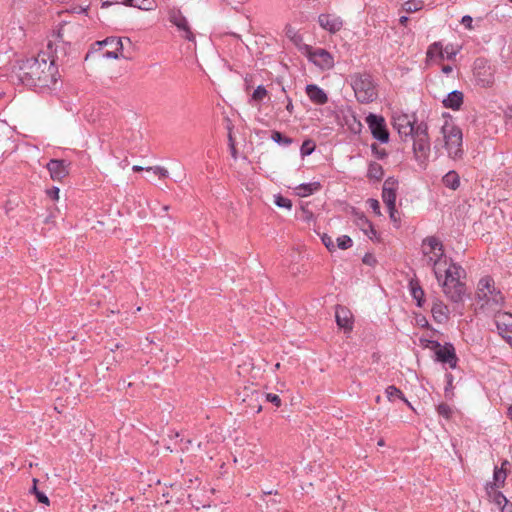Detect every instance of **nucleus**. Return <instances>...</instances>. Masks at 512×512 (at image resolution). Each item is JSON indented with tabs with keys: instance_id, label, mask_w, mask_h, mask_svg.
I'll return each mask as SVG.
<instances>
[{
	"instance_id": "obj_1",
	"label": "nucleus",
	"mask_w": 512,
	"mask_h": 512,
	"mask_svg": "<svg viewBox=\"0 0 512 512\" xmlns=\"http://www.w3.org/2000/svg\"><path fill=\"white\" fill-rule=\"evenodd\" d=\"M12 77L27 87L44 91L56 87L59 74L54 59L50 60L43 52L37 57L20 60L13 70Z\"/></svg>"
},
{
	"instance_id": "obj_2",
	"label": "nucleus",
	"mask_w": 512,
	"mask_h": 512,
	"mask_svg": "<svg viewBox=\"0 0 512 512\" xmlns=\"http://www.w3.org/2000/svg\"><path fill=\"white\" fill-rule=\"evenodd\" d=\"M465 279V269L449 258V264L442 268V279L439 284L450 301L454 303L463 301L467 290Z\"/></svg>"
},
{
	"instance_id": "obj_3",
	"label": "nucleus",
	"mask_w": 512,
	"mask_h": 512,
	"mask_svg": "<svg viewBox=\"0 0 512 512\" xmlns=\"http://www.w3.org/2000/svg\"><path fill=\"white\" fill-rule=\"evenodd\" d=\"M422 253L425 257L426 266L432 268L435 278L440 282L442 268L449 264L442 242L435 236L426 237L422 241Z\"/></svg>"
},
{
	"instance_id": "obj_4",
	"label": "nucleus",
	"mask_w": 512,
	"mask_h": 512,
	"mask_svg": "<svg viewBox=\"0 0 512 512\" xmlns=\"http://www.w3.org/2000/svg\"><path fill=\"white\" fill-rule=\"evenodd\" d=\"M476 298L480 308L490 312H498L505 301L502 292L496 288L495 282L490 276L479 280Z\"/></svg>"
},
{
	"instance_id": "obj_5",
	"label": "nucleus",
	"mask_w": 512,
	"mask_h": 512,
	"mask_svg": "<svg viewBox=\"0 0 512 512\" xmlns=\"http://www.w3.org/2000/svg\"><path fill=\"white\" fill-rule=\"evenodd\" d=\"M351 86L357 100L361 103H371L377 98L376 85L372 76L367 73H357L351 76Z\"/></svg>"
},
{
	"instance_id": "obj_6",
	"label": "nucleus",
	"mask_w": 512,
	"mask_h": 512,
	"mask_svg": "<svg viewBox=\"0 0 512 512\" xmlns=\"http://www.w3.org/2000/svg\"><path fill=\"white\" fill-rule=\"evenodd\" d=\"M410 137L413 139V152L415 159L419 163H424L430 154V140L427 123L420 122L417 124L415 132Z\"/></svg>"
},
{
	"instance_id": "obj_7",
	"label": "nucleus",
	"mask_w": 512,
	"mask_h": 512,
	"mask_svg": "<svg viewBox=\"0 0 512 512\" xmlns=\"http://www.w3.org/2000/svg\"><path fill=\"white\" fill-rule=\"evenodd\" d=\"M441 132L443 134L445 148L448 152V155L452 159L461 158L463 155L462 149V131L459 127L446 123Z\"/></svg>"
},
{
	"instance_id": "obj_8",
	"label": "nucleus",
	"mask_w": 512,
	"mask_h": 512,
	"mask_svg": "<svg viewBox=\"0 0 512 512\" xmlns=\"http://www.w3.org/2000/svg\"><path fill=\"white\" fill-rule=\"evenodd\" d=\"M476 84L482 88H490L495 83V68L485 58H477L473 69Z\"/></svg>"
},
{
	"instance_id": "obj_9",
	"label": "nucleus",
	"mask_w": 512,
	"mask_h": 512,
	"mask_svg": "<svg viewBox=\"0 0 512 512\" xmlns=\"http://www.w3.org/2000/svg\"><path fill=\"white\" fill-rule=\"evenodd\" d=\"M366 123L375 139L381 143H387L389 141V132L386 127L385 119L382 116L370 113L366 117Z\"/></svg>"
},
{
	"instance_id": "obj_10",
	"label": "nucleus",
	"mask_w": 512,
	"mask_h": 512,
	"mask_svg": "<svg viewBox=\"0 0 512 512\" xmlns=\"http://www.w3.org/2000/svg\"><path fill=\"white\" fill-rule=\"evenodd\" d=\"M431 344L434 348H437L436 357L438 361L448 364L452 369L456 368L458 358L455 353V348L451 343H446L442 346L437 341H431Z\"/></svg>"
},
{
	"instance_id": "obj_11",
	"label": "nucleus",
	"mask_w": 512,
	"mask_h": 512,
	"mask_svg": "<svg viewBox=\"0 0 512 512\" xmlns=\"http://www.w3.org/2000/svg\"><path fill=\"white\" fill-rule=\"evenodd\" d=\"M495 323L499 334L512 347V314L508 312H496Z\"/></svg>"
},
{
	"instance_id": "obj_12",
	"label": "nucleus",
	"mask_w": 512,
	"mask_h": 512,
	"mask_svg": "<svg viewBox=\"0 0 512 512\" xmlns=\"http://www.w3.org/2000/svg\"><path fill=\"white\" fill-rule=\"evenodd\" d=\"M308 58L316 66L321 69H330L334 66V59L332 55L323 48L308 49Z\"/></svg>"
},
{
	"instance_id": "obj_13",
	"label": "nucleus",
	"mask_w": 512,
	"mask_h": 512,
	"mask_svg": "<svg viewBox=\"0 0 512 512\" xmlns=\"http://www.w3.org/2000/svg\"><path fill=\"white\" fill-rule=\"evenodd\" d=\"M393 127L404 140L410 137L416 129L415 121H412L407 114L394 116Z\"/></svg>"
},
{
	"instance_id": "obj_14",
	"label": "nucleus",
	"mask_w": 512,
	"mask_h": 512,
	"mask_svg": "<svg viewBox=\"0 0 512 512\" xmlns=\"http://www.w3.org/2000/svg\"><path fill=\"white\" fill-rule=\"evenodd\" d=\"M169 20L182 33V36L188 41H194L195 36L191 31L186 17L179 10H172L169 14Z\"/></svg>"
},
{
	"instance_id": "obj_15",
	"label": "nucleus",
	"mask_w": 512,
	"mask_h": 512,
	"mask_svg": "<svg viewBox=\"0 0 512 512\" xmlns=\"http://www.w3.org/2000/svg\"><path fill=\"white\" fill-rule=\"evenodd\" d=\"M46 168L54 181H60L69 174L70 162L62 159H51Z\"/></svg>"
},
{
	"instance_id": "obj_16",
	"label": "nucleus",
	"mask_w": 512,
	"mask_h": 512,
	"mask_svg": "<svg viewBox=\"0 0 512 512\" xmlns=\"http://www.w3.org/2000/svg\"><path fill=\"white\" fill-rule=\"evenodd\" d=\"M318 23L323 29L330 33L338 32L343 26L342 19L332 14H320L318 17Z\"/></svg>"
},
{
	"instance_id": "obj_17",
	"label": "nucleus",
	"mask_w": 512,
	"mask_h": 512,
	"mask_svg": "<svg viewBox=\"0 0 512 512\" xmlns=\"http://www.w3.org/2000/svg\"><path fill=\"white\" fill-rule=\"evenodd\" d=\"M431 313L434 321L439 324H445L449 320V308L440 299L433 300Z\"/></svg>"
},
{
	"instance_id": "obj_18",
	"label": "nucleus",
	"mask_w": 512,
	"mask_h": 512,
	"mask_svg": "<svg viewBox=\"0 0 512 512\" xmlns=\"http://www.w3.org/2000/svg\"><path fill=\"white\" fill-rule=\"evenodd\" d=\"M305 91L310 101L316 105H324L328 102L327 94L315 84H308Z\"/></svg>"
},
{
	"instance_id": "obj_19",
	"label": "nucleus",
	"mask_w": 512,
	"mask_h": 512,
	"mask_svg": "<svg viewBox=\"0 0 512 512\" xmlns=\"http://www.w3.org/2000/svg\"><path fill=\"white\" fill-rule=\"evenodd\" d=\"M335 318L336 323L340 328L345 330L352 329V314L348 309L342 306H337L335 311Z\"/></svg>"
},
{
	"instance_id": "obj_20",
	"label": "nucleus",
	"mask_w": 512,
	"mask_h": 512,
	"mask_svg": "<svg viewBox=\"0 0 512 512\" xmlns=\"http://www.w3.org/2000/svg\"><path fill=\"white\" fill-rule=\"evenodd\" d=\"M464 94L459 90L450 92L447 97L443 100L445 108L452 110H459L463 104Z\"/></svg>"
},
{
	"instance_id": "obj_21",
	"label": "nucleus",
	"mask_w": 512,
	"mask_h": 512,
	"mask_svg": "<svg viewBox=\"0 0 512 512\" xmlns=\"http://www.w3.org/2000/svg\"><path fill=\"white\" fill-rule=\"evenodd\" d=\"M498 487H496V484H487L486 485V492L490 498V500L495 503L498 507H500L502 504L506 503L507 498L504 496V494L497 490Z\"/></svg>"
},
{
	"instance_id": "obj_22",
	"label": "nucleus",
	"mask_w": 512,
	"mask_h": 512,
	"mask_svg": "<svg viewBox=\"0 0 512 512\" xmlns=\"http://www.w3.org/2000/svg\"><path fill=\"white\" fill-rule=\"evenodd\" d=\"M410 292L412 298L416 301V305L418 307H423L425 303V293L422 287L419 285L418 281H410Z\"/></svg>"
},
{
	"instance_id": "obj_23",
	"label": "nucleus",
	"mask_w": 512,
	"mask_h": 512,
	"mask_svg": "<svg viewBox=\"0 0 512 512\" xmlns=\"http://www.w3.org/2000/svg\"><path fill=\"white\" fill-rule=\"evenodd\" d=\"M442 182L447 188L456 190L460 186V177L456 171L451 170L443 176Z\"/></svg>"
},
{
	"instance_id": "obj_24",
	"label": "nucleus",
	"mask_w": 512,
	"mask_h": 512,
	"mask_svg": "<svg viewBox=\"0 0 512 512\" xmlns=\"http://www.w3.org/2000/svg\"><path fill=\"white\" fill-rule=\"evenodd\" d=\"M297 195L300 197H307L320 189L319 182H311L300 184L297 188Z\"/></svg>"
},
{
	"instance_id": "obj_25",
	"label": "nucleus",
	"mask_w": 512,
	"mask_h": 512,
	"mask_svg": "<svg viewBox=\"0 0 512 512\" xmlns=\"http://www.w3.org/2000/svg\"><path fill=\"white\" fill-rule=\"evenodd\" d=\"M384 175L382 166L377 162H371L368 167L367 177L371 180L379 181Z\"/></svg>"
},
{
	"instance_id": "obj_26",
	"label": "nucleus",
	"mask_w": 512,
	"mask_h": 512,
	"mask_svg": "<svg viewBox=\"0 0 512 512\" xmlns=\"http://www.w3.org/2000/svg\"><path fill=\"white\" fill-rule=\"evenodd\" d=\"M508 464H509V462L507 460H505L502 463L501 468L496 467L494 469V474H493L494 483L493 484H496V487H501L504 485L506 477H507V473H506V470L504 469V466H506Z\"/></svg>"
},
{
	"instance_id": "obj_27",
	"label": "nucleus",
	"mask_w": 512,
	"mask_h": 512,
	"mask_svg": "<svg viewBox=\"0 0 512 512\" xmlns=\"http://www.w3.org/2000/svg\"><path fill=\"white\" fill-rule=\"evenodd\" d=\"M98 45H105L109 46L111 50H119L123 52V41L121 38L118 37H108L103 41H98Z\"/></svg>"
},
{
	"instance_id": "obj_28",
	"label": "nucleus",
	"mask_w": 512,
	"mask_h": 512,
	"mask_svg": "<svg viewBox=\"0 0 512 512\" xmlns=\"http://www.w3.org/2000/svg\"><path fill=\"white\" fill-rule=\"evenodd\" d=\"M396 192L389 189H382V200L387 206L388 210H392L396 206Z\"/></svg>"
},
{
	"instance_id": "obj_29",
	"label": "nucleus",
	"mask_w": 512,
	"mask_h": 512,
	"mask_svg": "<svg viewBox=\"0 0 512 512\" xmlns=\"http://www.w3.org/2000/svg\"><path fill=\"white\" fill-rule=\"evenodd\" d=\"M126 6L136 7L141 10H152L154 0H126Z\"/></svg>"
},
{
	"instance_id": "obj_30",
	"label": "nucleus",
	"mask_w": 512,
	"mask_h": 512,
	"mask_svg": "<svg viewBox=\"0 0 512 512\" xmlns=\"http://www.w3.org/2000/svg\"><path fill=\"white\" fill-rule=\"evenodd\" d=\"M385 392H386V396H387L388 400L391 402L395 401L396 399L406 401V398H405L403 392L394 385L388 386L386 388Z\"/></svg>"
},
{
	"instance_id": "obj_31",
	"label": "nucleus",
	"mask_w": 512,
	"mask_h": 512,
	"mask_svg": "<svg viewBox=\"0 0 512 512\" xmlns=\"http://www.w3.org/2000/svg\"><path fill=\"white\" fill-rule=\"evenodd\" d=\"M268 96V91L263 85H259L254 92L251 95L250 103L256 102L260 103L262 102L266 97Z\"/></svg>"
},
{
	"instance_id": "obj_32",
	"label": "nucleus",
	"mask_w": 512,
	"mask_h": 512,
	"mask_svg": "<svg viewBox=\"0 0 512 512\" xmlns=\"http://www.w3.org/2000/svg\"><path fill=\"white\" fill-rule=\"evenodd\" d=\"M424 6L422 0H408L403 4V10L407 13H413L421 10Z\"/></svg>"
},
{
	"instance_id": "obj_33",
	"label": "nucleus",
	"mask_w": 512,
	"mask_h": 512,
	"mask_svg": "<svg viewBox=\"0 0 512 512\" xmlns=\"http://www.w3.org/2000/svg\"><path fill=\"white\" fill-rule=\"evenodd\" d=\"M427 57L430 59V60H433L434 58L438 57L440 59H443L444 58V52H443V49H442V46L440 45V43H434L432 44L429 48H428V51H427Z\"/></svg>"
},
{
	"instance_id": "obj_34",
	"label": "nucleus",
	"mask_w": 512,
	"mask_h": 512,
	"mask_svg": "<svg viewBox=\"0 0 512 512\" xmlns=\"http://www.w3.org/2000/svg\"><path fill=\"white\" fill-rule=\"evenodd\" d=\"M37 483H38V480L36 478H33V486L31 488L30 492L35 495V497L37 498L39 503L49 505V503H50L49 498L47 497V495L44 492L38 490Z\"/></svg>"
},
{
	"instance_id": "obj_35",
	"label": "nucleus",
	"mask_w": 512,
	"mask_h": 512,
	"mask_svg": "<svg viewBox=\"0 0 512 512\" xmlns=\"http://www.w3.org/2000/svg\"><path fill=\"white\" fill-rule=\"evenodd\" d=\"M271 139L274 142L278 143L279 145H283V146H289L293 141L291 138L284 136L279 131H273L271 134Z\"/></svg>"
},
{
	"instance_id": "obj_36",
	"label": "nucleus",
	"mask_w": 512,
	"mask_h": 512,
	"mask_svg": "<svg viewBox=\"0 0 512 512\" xmlns=\"http://www.w3.org/2000/svg\"><path fill=\"white\" fill-rule=\"evenodd\" d=\"M360 220L363 222L362 230L370 239H374L377 235V231L373 227L372 223L366 217H362Z\"/></svg>"
},
{
	"instance_id": "obj_37",
	"label": "nucleus",
	"mask_w": 512,
	"mask_h": 512,
	"mask_svg": "<svg viewBox=\"0 0 512 512\" xmlns=\"http://www.w3.org/2000/svg\"><path fill=\"white\" fill-rule=\"evenodd\" d=\"M445 379H446V386L444 388V393H445V397L447 399H452L453 396H454V393H453V380H454V377L451 373H446L445 374Z\"/></svg>"
},
{
	"instance_id": "obj_38",
	"label": "nucleus",
	"mask_w": 512,
	"mask_h": 512,
	"mask_svg": "<svg viewBox=\"0 0 512 512\" xmlns=\"http://www.w3.org/2000/svg\"><path fill=\"white\" fill-rule=\"evenodd\" d=\"M315 147V143L312 140H305L301 145L300 153L303 157L308 156L313 153Z\"/></svg>"
},
{
	"instance_id": "obj_39",
	"label": "nucleus",
	"mask_w": 512,
	"mask_h": 512,
	"mask_svg": "<svg viewBox=\"0 0 512 512\" xmlns=\"http://www.w3.org/2000/svg\"><path fill=\"white\" fill-rule=\"evenodd\" d=\"M436 410H437V413L440 416L444 417L445 419H449L452 415V408L446 403L439 404L436 407Z\"/></svg>"
},
{
	"instance_id": "obj_40",
	"label": "nucleus",
	"mask_w": 512,
	"mask_h": 512,
	"mask_svg": "<svg viewBox=\"0 0 512 512\" xmlns=\"http://www.w3.org/2000/svg\"><path fill=\"white\" fill-rule=\"evenodd\" d=\"M352 246V239L347 235H342L337 238V247L346 250Z\"/></svg>"
},
{
	"instance_id": "obj_41",
	"label": "nucleus",
	"mask_w": 512,
	"mask_h": 512,
	"mask_svg": "<svg viewBox=\"0 0 512 512\" xmlns=\"http://www.w3.org/2000/svg\"><path fill=\"white\" fill-rule=\"evenodd\" d=\"M146 171H152L155 175L160 178H167L169 173L168 170L161 166L146 167Z\"/></svg>"
},
{
	"instance_id": "obj_42",
	"label": "nucleus",
	"mask_w": 512,
	"mask_h": 512,
	"mask_svg": "<svg viewBox=\"0 0 512 512\" xmlns=\"http://www.w3.org/2000/svg\"><path fill=\"white\" fill-rule=\"evenodd\" d=\"M275 204L278 206V207H281V208H286V209H291L292 207V202L290 199L286 198V197H283L281 195H278L276 196L275 198Z\"/></svg>"
},
{
	"instance_id": "obj_43",
	"label": "nucleus",
	"mask_w": 512,
	"mask_h": 512,
	"mask_svg": "<svg viewBox=\"0 0 512 512\" xmlns=\"http://www.w3.org/2000/svg\"><path fill=\"white\" fill-rule=\"evenodd\" d=\"M382 189H389L393 191H397L398 189V180L394 177H388L383 184Z\"/></svg>"
},
{
	"instance_id": "obj_44",
	"label": "nucleus",
	"mask_w": 512,
	"mask_h": 512,
	"mask_svg": "<svg viewBox=\"0 0 512 512\" xmlns=\"http://www.w3.org/2000/svg\"><path fill=\"white\" fill-rule=\"evenodd\" d=\"M103 57L106 59H119L126 58L122 51L119 50H108L103 53Z\"/></svg>"
},
{
	"instance_id": "obj_45",
	"label": "nucleus",
	"mask_w": 512,
	"mask_h": 512,
	"mask_svg": "<svg viewBox=\"0 0 512 512\" xmlns=\"http://www.w3.org/2000/svg\"><path fill=\"white\" fill-rule=\"evenodd\" d=\"M371 150L374 156L378 159H383L387 156V152L384 148L379 147L377 144L371 145Z\"/></svg>"
},
{
	"instance_id": "obj_46",
	"label": "nucleus",
	"mask_w": 512,
	"mask_h": 512,
	"mask_svg": "<svg viewBox=\"0 0 512 512\" xmlns=\"http://www.w3.org/2000/svg\"><path fill=\"white\" fill-rule=\"evenodd\" d=\"M321 240H322V243L325 245V247L330 251H334L335 250V244L333 242V239L331 236L327 235V234H323L322 237H321Z\"/></svg>"
},
{
	"instance_id": "obj_47",
	"label": "nucleus",
	"mask_w": 512,
	"mask_h": 512,
	"mask_svg": "<svg viewBox=\"0 0 512 512\" xmlns=\"http://www.w3.org/2000/svg\"><path fill=\"white\" fill-rule=\"evenodd\" d=\"M367 203L376 215H381L380 203L377 199L370 198L367 200Z\"/></svg>"
},
{
	"instance_id": "obj_48",
	"label": "nucleus",
	"mask_w": 512,
	"mask_h": 512,
	"mask_svg": "<svg viewBox=\"0 0 512 512\" xmlns=\"http://www.w3.org/2000/svg\"><path fill=\"white\" fill-rule=\"evenodd\" d=\"M266 400L268 402L273 403L276 407H280L281 406V399H280V397L277 394L267 393L266 394Z\"/></svg>"
},
{
	"instance_id": "obj_49",
	"label": "nucleus",
	"mask_w": 512,
	"mask_h": 512,
	"mask_svg": "<svg viewBox=\"0 0 512 512\" xmlns=\"http://www.w3.org/2000/svg\"><path fill=\"white\" fill-rule=\"evenodd\" d=\"M71 29V26L69 25V23H66L64 26H62L59 30H58V33H57V36L58 38L65 42V36L66 34L70 31Z\"/></svg>"
},
{
	"instance_id": "obj_50",
	"label": "nucleus",
	"mask_w": 512,
	"mask_h": 512,
	"mask_svg": "<svg viewBox=\"0 0 512 512\" xmlns=\"http://www.w3.org/2000/svg\"><path fill=\"white\" fill-rule=\"evenodd\" d=\"M227 129L229 131V133H228L229 144H230L232 152L235 153L236 150H235V146H234V139L232 137V125H231V122L229 119H227Z\"/></svg>"
},
{
	"instance_id": "obj_51",
	"label": "nucleus",
	"mask_w": 512,
	"mask_h": 512,
	"mask_svg": "<svg viewBox=\"0 0 512 512\" xmlns=\"http://www.w3.org/2000/svg\"><path fill=\"white\" fill-rule=\"evenodd\" d=\"M473 19L469 15H465L462 17L461 23L468 29H472Z\"/></svg>"
},
{
	"instance_id": "obj_52",
	"label": "nucleus",
	"mask_w": 512,
	"mask_h": 512,
	"mask_svg": "<svg viewBox=\"0 0 512 512\" xmlns=\"http://www.w3.org/2000/svg\"><path fill=\"white\" fill-rule=\"evenodd\" d=\"M101 1H102L103 7H108L113 4H120V3L126 5V0H101Z\"/></svg>"
},
{
	"instance_id": "obj_53",
	"label": "nucleus",
	"mask_w": 512,
	"mask_h": 512,
	"mask_svg": "<svg viewBox=\"0 0 512 512\" xmlns=\"http://www.w3.org/2000/svg\"><path fill=\"white\" fill-rule=\"evenodd\" d=\"M499 508H501V512H512V503H509L507 500L506 503L502 504Z\"/></svg>"
},
{
	"instance_id": "obj_54",
	"label": "nucleus",
	"mask_w": 512,
	"mask_h": 512,
	"mask_svg": "<svg viewBox=\"0 0 512 512\" xmlns=\"http://www.w3.org/2000/svg\"><path fill=\"white\" fill-rule=\"evenodd\" d=\"M363 262L368 265H373L375 263V259L372 255L366 254L363 258Z\"/></svg>"
},
{
	"instance_id": "obj_55",
	"label": "nucleus",
	"mask_w": 512,
	"mask_h": 512,
	"mask_svg": "<svg viewBox=\"0 0 512 512\" xmlns=\"http://www.w3.org/2000/svg\"><path fill=\"white\" fill-rule=\"evenodd\" d=\"M388 212H389V217H390L391 221L397 222L398 218L396 217V213H397L396 206H393V209L388 210Z\"/></svg>"
},
{
	"instance_id": "obj_56",
	"label": "nucleus",
	"mask_w": 512,
	"mask_h": 512,
	"mask_svg": "<svg viewBox=\"0 0 512 512\" xmlns=\"http://www.w3.org/2000/svg\"><path fill=\"white\" fill-rule=\"evenodd\" d=\"M287 98V105H286V110L292 114L293 113V109H294V106H293V103H292V100L290 97L286 96Z\"/></svg>"
},
{
	"instance_id": "obj_57",
	"label": "nucleus",
	"mask_w": 512,
	"mask_h": 512,
	"mask_svg": "<svg viewBox=\"0 0 512 512\" xmlns=\"http://www.w3.org/2000/svg\"><path fill=\"white\" fill-rule=\"evenodd\" d=\"M48 194L52 198L57 199L58 198V194H59V189L57 187H53L51 190L48 191Z\"/></svg>"
},
{
	"instance_id": "obj_58",
	"label": "nucleus",
	"mask_w": 512,
	"mask_h": 512,
	"mask_svg": "<svg viewBox=\"0 0 512 512\" xmlns=\"http://www.w3.org/2000/svg\"><path fill=\"white\" fill-rule=\"evenodd\" d=\"M132 170H133L134 172H141V171H143V170H146V168H144V167H142V166H139V165H134V166L132 167Z\"/></svg>"
},
{
	"instance_id": "obj_59",
	"label": "nucleus",
	"mask_w": 512,
	"mask_h": 512,
	"mask_svg": "<svg viewBox=\"0 0 512 512\" xmlns=\"http://www.w3.org/2000/svg\"><path fill=\"white\" fill-rule=\"evenodd\" d=\"M451 71H452L451 66L446 65V66H443V68H442V72L445 74H449Z\"/></svg>"
},
{
	"instance_id": "obj_60",
	"label": "nucleus",
	"mask_w": 512,
	"mask_h": 512,
	"mask_svg": "<svg viewBox=\"0 0 512 512\" xmlns=\"http://www.w3.org/2000/svg\"><path fill=\"white\" fill-rule=\"evenodd\" d=\"M409 18L407 16H401L400 19H399V22L400 24L402 25H406V23L408 22Z\"/></svg>"
},
{
	"instance_id": "obj_61",
	"label": "nucleus",
	"mask_w": 512,
	"mask_h": 512,
	"mask_svg": "<svg viewBox=\"0 0 512 512\" xmlns=\"http://www.w3.org/2000/svg\"><path fill=\"white\" fill-rule=\"evenodd\" d=\"M245 84H246V89H249L251 87L250 78L248 76L245 77Z\"/></svg>"
},
{
	"instance_id": "obj_62",
	"label": "nucleus",
	"mask_w": 512,
	"mask_h": 512,
	"mask_svg": "<svg viewBox=\"0 0 512 512\" xmlns=\"http://www.w3.org/2000/svg\"><path fill=\"white\" fill-rule=\"evenodd\" d=\"M420 323H421V325H422V326H426V325H428V322H427V320H426V318H425V317H423V318L420 320Z\"/></svg>"
},
{
	"instance_id": "obj_63",
	"label": "nucleus",
	"mask_w": 512,
	"mask_h": 512,
	"mask_svg": "<svg viewBox=\"0 0 512 512\" xmlns=\"http://www.w3.org/2000/svg\"><path fill=\"white\" fill-rule=\"evenodd\" d=\"M303 211H304L305 213H307V214H306V218H307V219H309V218L312 216V214H311L310 212L305 211L304 209H303Z\"/></svg>"
},
{
	"instance_id": "obj_64",
	"label": "nucleus",
	"mask_w": 512,
	"mask_h": 512,
	"mask_svg": "<svg viewBox=\"0 0 512 512\" xmlns=\"http://www.w3.org/2000/svg\"><path fill=\"white\" fill-rule=\"evenodd\" d=\"M378 445H379V446H384V440H383V439H380V440L378 441Z\"/></svg>"
}]
</instances>
